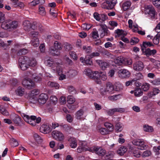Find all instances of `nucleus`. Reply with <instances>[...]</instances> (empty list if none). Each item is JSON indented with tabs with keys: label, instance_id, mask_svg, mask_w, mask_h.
Returning <instances> with one entry per match:
<instances>
[{
	"label": "nucleus",
	"instance_id": "21",
	"mask_svg": "<svg viewBox=\"0 0 160 160\" xmlns=\"http://www.w3.org/2000/svg\"><path fill=\"white\" fill-rule=\"evenodd\" d=\"M70 143V146L72 148H76L77 146V142L76 139L74 138L71 137L68 140Z\"/></svg>",
	"mask_w": 160,
	"mask_h": 160
},
{
	"label": "nucleus",
	"instance_id": "37",
	"mask_svg": "<svg viewBox=\"0 0 160 160\" xmlns=\"http://www.w3.org/2000/svg\"><path fill=\"white\" fill-rule=\"evenodd\" d=\"M123 127L121 123H117L115 126V130L118 132H121L122 130Z\"/></svg>",
	"mask_w": 160,
	"mask_h": 160
},
{
	"label": "nucleus",
	"instance_id": "61",
	"mask_svg": "<svg viewBox=\"0 0 160 160\" xmlns=\"http://www.w3.org/2000/svg\"><path fill=\"white\" fill-rule=\"evenodd\" d=\"M119 96V94L115 95H114L108 97L109 100L112 101H116L117 100L118 98V97Z\"/></svg>",
	"mask_w": 160,
	"mask_h": 160
},
{
	"label": "nucleus",
	"instance_id": "58",
	"mask_svg": "<svg viewBox=\"0 0 160 160\" xmlns=\"http://www.w3.org/2000/svg\"><path fill=\"white\" fill-rule=\"evenodd\" d=\"M133 155L137 158H139L141 155L140 151L138 150H134L133 152Z\"/></svg>",
	"mask_w": 160,
	"mask_h": 160
},
{
	"label": "nucleus",
	"instance_id": "55",
	"mask_svg": "<svg viewBox=\"0 0 160 160\" xmlns=\"http://www.w3.org/2000/svg\"><path fill=\"white\" fill-rule=\"evenodd\" d=\"M152 154L151 152L148 150L144 151L142 154L143 157H148L150 156Z\"/></svg>",
	"mask_w": 160,
	"mask_h": 160
},
{
	"label": "nucleus",
	"instance_id": "20",
	"mask_svg": "<svg viewBox=\"0 0 160 160\" xmlns=\"http://www.w3.org/2000/svg\"><path fill=\"white\" fill-rule=\"evenodd\" d=\"M96 62L102 69H104L108 65V64L101 60H97Z\"/></svg>",
	"mask_w": 160,
	"mask_h": 160
},
{
	"label": "nucleus",
	"instance_id": "32",
	"mask_svg": "<svg viewBox=\"0 0 160 160\" xmlns=\"http://www.w3.org/2000/svg\"><path fill=\"white\" fill-rule=\"evenodd\" d=\"M104 126L107 128L108 130L109 131V132H111L113 130L114 127L113 125L109 123L106 122L104 124Z\"/></svg>",
	"mask_w": 160,
	"mask_h": 160
},
{
	"label": "nucleus",
	"instance_id": "13",
	"mask_svg": "<svg viewBox=\"0 0 160 160\" xmlns=\"http://www.w3.org/2000/svg\"><path fill=\"white\" fill-rule=\"evenodd\" d=\"M100 72L96 71L93 72L91 78L93 79L97 84L101 83L100 76Z\"/></svg>",
	"mask_w": 160,
	"mask_h": 160
},
{
	"label": "nucleus",
	"instance_id": "4",
	"mask_svg": "<svg viewBox=\"0 0 160 160\" xmlns=\"http://www.w3.org/2000/svg\"><path fill=\"white\" fill-rule=\"evenodd\" d=\"M29 58L26 56H22L19 58V65L22 70H26L29 67Z\"/></svg>",
	"mask_w": 160,
	"mask_h": 160
},
{
	"label": "nucleus",
	"instance_id": "26",
	"mask_svg": "<svg viewBox=\"0 0 160 160\" xmlns=\"http://www.w3.org/2000/svg\"><path fill=\"white\" fill-rule=\"evenodd\" d=\"M13 121L14 123L16 124L17 126H20L22 122V119L18 115H16L13 119Z\"/></svg>",
	"mask_w": 160,
	"mask_h": 160
},
{
	"label": "nucleus",
	"instance_id": "31",
	"mask_svg": "<svg viewBox=\"0 0 160 160\" xmlns=\"http://www.w3.org/2000/svg\"><path fill=\"white\" fill-rule=\"evenodd\" d=\"M31 43V44L34 47L38 46L39 44L38 38H32Z\"/></svg>",
	"mask_w": 160,
	"mask_h": 160
},
{
	"label": "nucleus",
	"instance_id": "47",
	"mask_svg": "<svg viewBox=\"0 0 160 160\" xmlns=\"http://www.w3.org/2000/svg\"><path fill=\"white\" fill-rule=\"evenodd\" d=\"M152 2L155 6L160 8V0H152Z\"/></svg>",
	"mask_w": 160,
	"mask_h": 160
},
{
	"label": "nucleus",
	"instance_id": "18",
	"mask_svg": "<svg viewBox=\"0 0 160 160\" xmlns=\"http://www.w3.org/2000/svg\"><path fill=\"white\" fill-rule=\"evenodd\" d=\"M40 130L44 133H47L51 131V128L48 125L43 124L40 128Z\"/></svg>",
	"mask_w": 160,
	"mask_h": 160
},
{
	"label": "nucleus",
	"instance_id": "8",
	"mask_svg": "<svg viewBox=\"0 0 160 160\" xmlns=\"http://www.w3.org/2000/svg\"><path fill=\"white\" fill-rule=\"evenodd\" d=\"M100 28L98 30V32L101 38H103L105 36H109L110 32L107 26L104 24H100Z\"/></svg>",
	"mask_w": 160,
	"mask_h": 160
},
{
	"label": "nucleus",
	"instance_id": "5",
	"mask_svg": "<svg viewBox=\"0 0 160 160\" xmlns=\"http://www.w3.org/2000/svg\"><path fill=\"white\" fill-rule=\"evenodd\" d=\"M132 144L138 146V149L140 150H144L147 149L148 146L145 143L144 141L142 139H135L132 141Z\"/></svg>",
	"mask_w": 160,
	"mask_h": 160
},
{
	"label": "nucleus",
	"instance_id": "42",
	"mask_svg": "<svg viewBox=\"0 0 160 160\" xmlns=\"http://www.w3.org/2000/svg\"><path fill=\"white\" fill-rule=\"evenodd\" d=\"M150 85L148 83H144L141 86L142 89L144 91H146L149 90L150 88Z\"/></svg>",
	"mask_w": 160,
	"mask_h": 160
},
{
	"label": "nucleus",
	"instance_id": "7",
	"mask_svg": "<svg viewBox=\"0 0 160 160\" xmlns=\"http://www.w3.org/2000/svg\"><path fill=\"white\" fill-rule=\"evenodd\" d=\"M37 24L36 22H34L32 23L29 21L26 20L23 22V25L24 29L26 31H28L30 28L32 29H36Z\"/></svg>",
	"mask_w": 160,
	"mask_h": 160
},
{
	"label": "nucleus",
	"instance_id": "48",
	"mask_svg": "<svg viewBox=\"0 0 160 160\" xmlns=\"http://www.w3.org/2000/svg\"><path fill=\"white\" fill-rule=\"evenodd\" d=\"M84 73L86 75L88 76L89 77L91 78L93 72L89 69H86L84 70Z\"/></svg>",
	"mask_w": 160,
	"mask_h": 160
},
{
	"label": "nucleus",
	"instance_id": "62",
	"mask_svg": "<svg viewBox=\"0 0 160 160\" xmlns=\"http://www.w3.org/2000/svg\"><path fill=\"white\" fill-rule=\"evenodd\" d=\"M67 121L69 122H71L73 120V117L69 114H67L66 116Z\"/></svg>",
	"mask_w": 160,
	"mask_h": 160
},
{
	"label": "nucleus",
	"instance_id": "36",
	"mask_svg": "<svg viewBox=\"0 0 160 160\" xmlns=\"http://www.w3.org/2000/svg\"><path fill=\"white\" fill-rule=\"evenodd\" d=\"M34 139L38 143H40L42 142V138L37 134L34 133L33 135Z\"/></svg>",
	"mask_w": 160,
	"mask_h": 160
},
{
	"label": "nucleus",
	"instance_id": "44",
	"mask_svg": "<svg viewBox=\"0 0 160 160\" xmlns=\"http://www.w3.org/2000/svg\"><path fill=\"white\" fill-rule=\"evenodd\" d=\"M28 52V49L22 48L19 50L17 54L18 55H22L26 54Z\"/></svg>",
	"mask_w": 160,
	"mask_h": 160
},
{
	"label": "nucleus",
	"instance_id": "34",
	"mask_svg": "<svg viewBox=\"0 0 160 160\" xmlns=\"http://www.w3.org/2000/svg\"><path fill=\"white\" fill-rule=\"evenodd\" d=\"M28 62L29 66L34 67L37 64L36 60L33 58H29V60Z\"/></svg>",
	"mask_w": 160,
	"mask_h": 160
},
{
	"label": "nucleus",
	"instance_id": "49",
	"mask_svg": "<svg viewBox=\"0 0 160 160\" xmlns=\"http://www.w3.org/2000/svg\"><path fill=\"white\" fill-rule=\"evenodd\" d=\"M67 132H69L72 129V128L70 126H69L67 124H64L62 125H60Z\"/></svg>",
	"mask_w": 160,
	"mask_h": 160
},
{
	"label": "nucleus",
	"instance_id": "35",
	"mask_svg": "<svg viewBox=\"0 0 160 160\" xmlns=\"http://www.w3.org/2000/svg\"><path fill=\"white\" fill-rule=\"evenodd\" d=\"M99 132L102 135H106L109 133V131L106 128H101L98 130Z\"/></svg>",
	"mask_w": 160,
	"mask_h": 160
},
{
	"label": "nucleus",
	"instance_id": "56",
	"mask_svg": "<svg viewBox=\"0 0 160 160\" xmlns=\"http://www.w3.org/2000/svg\"><path fill=\"white\" fill-rule=\"evenodd\" d=\"M71 45L68 43H66L64 44V48L67 51H69L72 49Z\"/></svg>",
	"mask_w": 160,
	"mask_h": 160
},
{
	"label": "nucleus",
	"instance_id": "17",
	"mask_svg": "<svg viewBox=\"0 0 160 160\" xmlns=\"http://www.w3.org/2000/svg\"><path fill=\"white\" fill-rule=\"evenodd\" d=\"M142 52L144 53L147 57H149L150 56H153L154 55L157 53V51L155 49H153L152 50L148 48L147 49L143 51H142Z\"/></svg>",
	"mask_w": 160,
	"mask_h": 160
},
{
	"label": "nucleus",
	"instance_id": "22",
	"mask_svg": "<svg viewBox=\"0 0 160 160\" xmlns=\"http://www.w3.org/2000/svg\"><path fill=\"white\" fill-rule=\"evenodd\" d=\"M124 58L122 56L117 57L114 59V62L116 64L118 65H121L122 64H124Z\"/></svg>",
	"mask_w": 160,
	"mask_h": 160
},
{
	"label": "nucleus",
	"instance_id": "12",
	"mask_svg": "<svg viewBox=\"0 0 160 160\" xmlns=\"http://www.w3.org/2000/svg\"><path fill=\"white\" fill-rule=\"evenodd\" d=\"M52 135L53 138L58 141H61L64 139V137L62 133L58 131H52Z\"/></svg>",
	"mask_w": 160,
	"mask_h": 160
},
{
	"label": "nucleus",
	"instance_id": "2",
	"mask_svg": "<svg viewBox=\"0 0 160 160\" xmlns=\"http://www.w3.org/2000/svg\"><path fill=\"white\" fill-rule=\"evenodd\" d=\"M114 88L113 85L110 82H108L106 84L105 88H101L100 89V93L104 96L107 94H111L114 92Z\"/></svg>",
	"mask_w": 160,
	"mask_h": 160
},
{
	"label": "nucleus",
	"instance_id": "57",
	"mask_svg": "<svg viewBox=\"0 0 160 160\" xmlns=\"http://www.w3.org/2000/svg\"><path fill=\"white\" fill-rule=\"evenodd\" d=\"M88 148H85L83 146H80L78 147L77 149V151L79 153L83 151H87Z\"/></svg>",
	"mask_w": 160,
	"mask_h": 160
},
{
	"label": "nucleus",
	"instance_id": "24",
	"mask_svg": "<svg viewBox=\"0 0 160 160\" xmlns=\"http://www.w3.org/2000/svg\"><path fill=\"white\" fill-rule=\"evenodd\" d=\"M131 3L130 1H127L123 2L122 5V8L124 11H126L130 7Z\"/></svg>",
	"mask_w": 160,
	"mask_h": 160
},
{
	"label": "nucleus",
	"instance_id": "19",
	"mask_svg": "<svg viewBox=\"0 0 160 160\" xmlns=\"http://www.w3.org/2000/svg\"><path fill=\"white\" fill-rule=\"evenodd\" d=\"M10 20H7L3 21L1 24V27L4 29H10Z\"/></svg>",
	"mask_w": 160,
	"mask_h": 160
},
{
	"label": "nucleus",
	"instance_id": "3",
	"mask_svg": "<svg viewBox=\"0 0 160 160\" xmlns=\"http://www.w3.org/2000/svg\"><path fill=\"white\" fill-rule=\"evenodd\" d=\"M22 117L26 122L33 126H35L36 125V122L38 123L41 121V118L40 117L37 118L35 116H31L30 117L29 116L23 114Z\"/></svg>",
	"mask_w": 160,
	"mask_h": 160
},
{
	"label": "nucleus",
	"instance_id": "27",
	"mask_svg": "<svg viewBox=\"0 0 160 160\" xmlns=\"http://www.w3.org/2000/svg\"><path fill=\"white\" fill-rule=\"evenodd\" d=\"M143 130L145 132H151L153 131V128L148 125H144L143 126Z\"/></svg>",
	"mask_w": 160,
	"mask_h": 160
},
{
	"label": "nucleus",
	"instance_id": "64",
	"mask_svg": "<svg viewBox=\"0 0 160 160\" xmlns=\"http://www.w3.org/2000/svg\"><path fill=\"white\" fill-rule=\"evenodd\" d=\"M0 111L1 113L4 115L7 116L8 115V112L5 109L2 107L0 108Z\"/></svg>",
	"mask_w": 160,
	"mask_h": 160
},
{
	"label": "nucleus",
	"instance_id": "29",
	"mask_svg": "<svg viewBox=\"0 0 160 160\" xmlns=\"http://www.w3.org/2000/svg\"><path fill=\"white\" fill-rule=\"evenodd\" d=\"M24 92V89L21 87H18L15 91L16 94L19 96H22Z\"/></svg>",
	"mask_w": 160,
	"mask_h": 160
},
{
	"label": "nucleus",
	"instance_id": "41",
	"mask_svg": "<svg viewBox=\"0 0 160 160\" xmlns=\"http://www.w3.org/2000/svg\"><path fill=\"white\" fill-rule=\"evenodd\" d=\"M115 90L117 91H121L123 89L122 85L120 83H117L115 86Z\"/></svg>",
	"mask_w": 160,
	"mask_h": 160
},
{
	"label": "nucleus",
	"instance_id": "14",
	"mask_svg": "<svg viewBox=\"0 0 160 160\" xmlns=\"http://www.w3.org/2000/svg\"><path fill=\"white\" fill-rule=\"evenodd\" d=\"M133 69L136 71H141L144 68V65L143 62L141 61L136 62L133 65Z\"/></svg>",
	"mask_w": 160,
	"mask_h": 160
},
{
	"label": "nucleus",
	"instance_id": "63",
	"mask_svg": "<svg viewBox=\"0 0 160 160\" xmlns=\"http://www.w3.org/2000/svg\"><path fill=\"white\" fill-rule=\"evenodd\" d=\"M139 41V40L138 38L134 37L132 38L130 42L132 44H134L137 43Z\"/></svg>",
	"mask_w": 160,
	"mask_h": 160
},
{
	"label": "nucleus",
	"instance_id": "54",
	"mask_svg": "<svg viewBox=\"0 0 160 160\" xmlns=\"http://www.w3.org/2000/svg\"><path fill=\"white\" fill-rule=\"evenodd\" d=\"M69 75L71 77H73L76 76L77 74V71L75 70H70L68 72Z\"/></svg>",
	"mask_w": 160,
	"mask_h": 160
},
{
	"label": "nucleus",
	"instance_id": "46",
	"mask_svg": "<svg viewBox=\"0 0 160 160\" xmlns=\"http://www.w3.org/2000/svg\"><path fill=\"white\" fill-rule=\"evenodd\" d=\"M160 35L157 34L153 39V42L154 44L157 45L159 43Z\"/></svg>",
	"mask_w": 160,
	"mask_h": 160
},
{
	"label": "nucleus",
	"instance_id": "53",
	"mask_svg": "<svg viewBox=\"0 0 160 160\" xmlns=\"http://www.w3.org/2000/svg\"><path fill=\"white\" fill-rule=\"evenodd\" d=\"M150 82L153 85H160V78H158L153 80H152Z\"/></svg>",
	"mask_w": 160,
	"mask_h": 160
},
{
	"label": "nucleus",
	"instance_id": "6",
	"mask_svg": "<svg viewBox=\"0 0 160 160\" xmlns=\"http://www.w3.org/2000/svg\"><path fill=\"white\" fill-rule=\"evenodd\" d=\"M117 0H106L101 5L102 8L107 9H113L117 3Z\"/></svg>",
	"mask_w": 160,
	"mask_h": 160
},
{
	"label": "nucleus",
	"instance_id": "52",
	"mask_svg": "<svg viewBox=\"0 0 160 160\" xmlns=\"http://www.w3.org/2000/svg\"><path fill=\"white\" fill-rule=\"evenodd\" d=\"M68 91L70 93L72 94H75L76 91L74 87L72 86H70L68 87Z\"/></svg>",
	"mask_w": 160,
	"mask_h": 160
},
{
	"label": "nucleus",
	"instance_id": "40",
	"mask_svg": "<svg viewBox=\"0 0 160 160\" xmlns=\"http://www.w3.org/2000/svg\"><path fill=\"white\" fill-rule=\"evenodd\" d=\"M115 33L117 34V35H115V37H119L121 35L123 36L124 34L123 30L119 29H118L115 30Z\"/></svg>",
	"mask_w": 160,
	"mask_h": 160
},
{
	"label": "nucleus",
	"instance_id": "60",
	"mask_svg": "<svg viewBox=\"0 0 160 160\" xmlns=\"http://www.w3.org/2000/svg\"><path fill=\"white\" fill-rule=\"evenodd\" d=\"M55 67H56V69L58 74L59 75H61L62 73V69L58 65V63H57V64L56 65Z\"/></svg>",
	"mask_w": 160,
	"mask_h": 160
},
{
	"label": "nucleus",
	"instance_id": "10",
	"mask_svg": "<svg viewBox=\"0 0 160 160\" xmlns=\"http://www.w3.org/2000/svg\"><path fill=\"white\" fill-rule=\"evenodd\" d=\"M22 83L23 86L28 89H32L35 85L34 82L30 79H24Z\"/></svg>",
	"mask_w": 160,
	"mask_h": 160
},
{
	"label": "nucleus",
	"instance_id": "16",
	"mask_svg": "<svg viewBox=\"0 0 160 160\" xmlns=\"http://www.w3.org/2000/svg\"><path fill=\"white\" fill-rule=\"evenodd\" d=\"M48 98V96L47 94L42 93L41 94L38 98V102L41 104H44L45 103Z\"/></svg>",
	"mask_w": 160,
	"mask_h": 160
},
{
	"label": "nucleus",
	"instance_id": "15",
	"mask_svg": "<svg viewBox=\"0 0 160 160\" xmlns=\"http://www.w3.org/2000/svg\"><path fill=\"white\" fill-rule=\"evenodd\" d=\"M94 151L95 153L99 156H104L105 153V151L102 148L98 147H94Z\"/></svg>",
	"mask_w": 160,
	"mask_h": 160
},
{
	"label": "nucleus",
	"instance_id": "30",
	"mask_svg": "<svg viewBox=\"0 0 160 160\" xmlns=\"http://www.w3.org/2000/svg\"><path fill=\"white\" fill-rule=\"evenodd\" d=\"M143 92L139 88H137L135 90V96L136 97H139L143 94Z\"/></svg>",
	"mask_w": 160,
	"mask_h": 160
},
{
	"label": "nucleus",
	"instance_id": "38",
	"mask_svg": "<svg viewBox=\"0 0 160 160\" xmlns=\"http://www.w3.org/2000/svg\"><path fill=\"white\" fill-rule=\"evenodd\" d=\"M39 12L40 14L42 16H44L46 14V11L44 7L41 6L39 7Z\"/></svg>",
	"mask_w": 160,
	"mask_h": 160
},
{
	"label": "nucleus",
	"instance_id": "28",
	"mask_svg": "<svg viewBox=\"0 0 160 160\" xmlns=\"http://www.w3.org/2000/svg\"><path fill=\"white\" fill-rule=\"evenodd\" d=\"M153 46V44L150 42H143V44L141 46L142 50L143 51L147 49V48L148 47H151Z\"/></svg>",
	"mask_w": 160,
	"mask_h": 160
},
{
	"label": "nucleus",
	"instance_id": "23",
	"mask_svg": "<svg viewBox=\"0 0 160 160\" xmlns=\"http://www.w3.org/2000/svg\"><path fill=\"white\" fill-rule=\"evenodd\" d=\"M45 63L47 66L48 67L52 66L53 68L55 67L56 65L57 64V63L54 62L52 59L46 60Z\"/></svg>",
	"mask_w": 160,
	"mask_h": 160
},
{
	"label": "nucleus",
	"instance_id": "51",
	"mask_svg": "<svg viewBox=\"0 0 160 160\" xmlns=\"http://www.w3.org/2000/svg\"><path fill=\"white\" fill-rule=\"evenodd\" d=\"M102 55L105 57H108L112 58L113 55L107 51H104L102 52Z\"/></svg>",
	"mask_w": 160,
	"mask_h": 160
},
{
	"label": "nucleus",
	"instance_id": "50",
	"mask_svg": "<svg viewBox=\"0 0 160 160\" xmlns=\"http://www.w3.org/2000/svg\"><path fill=\"white\" fill-rule=\"evenodd\" d=\"M30 35L32 38H38L39 33L38 32L33 31L30 32Z\"/></svg>",
	"mask_w": 160,
	"mask_h": 160
},
{
	"label": "nucleus",
	"instance_id": "11",
	"mask_svg": "<svg viewBox=\"0 0 160 160\" xmlns=\"http://www.w3.org/2000/svg\"><path fill=\"white\" fill-rule=\"evenodd\" d=\"M119 77L124 78H128L130 75L129 72L126 69H121L118 70V72Z\"/></svg>",
	"mask_w": 160,
	"mask_h": 160
},
{
	"label": "nucleus",
	"instance_id": "25",
	"mask_svg": "<svg viewBox=\"0 0 160 160\" xmlns=\"http://www.w3.org/2000/svg\"><path fill=\"white\" fill-rule=\"evenodd\" d=\"M127 151V148L123 146L121 147L117 150L118 153L120 156L123 155Z\"/></svg>",
	"mask_w": 160,
	"mask_h": 160
},
{
	"label": "nucleus",
	"instance_id": "43",
	"mask_svg": "<svg viewBox=\"0 0 160 160\" xmlns=\"http://www.w3.org/2000/svg\"><path fill=\"white\" fill-rule=\"evenodd\" d=\"M83 111L82 110H80L77 112L76 114V117L78 119H80L81 116L83 115Z\"/></svg>",
	"mask_w": 160,
	"mask_h": 160
},
{
	"label": "nucleus",
	"instance_id": "9",
	"mask_svg": "<svg viewBox=\"0 0 160 160\" xmlns=\"http://www.w3.org/2000/svg\"><path fill=\"white\" fill-rule=\"evenodd\" d=\"M145 14H148L150 15L152 18H155V11L154 7L152 5L146 6L144 10Z\"/></svg>",
	"mask_w": 160,
	"mask_h": 160
},
{
	"label": "nucleus",
	"instance_id": "39",
	"mask_svg": "<svg viewBox=\"0 0 160 160\" xmlns=\"http://www.w3.org/2000/svg\"><path fill=\"white\" fill-rule=\"evenodd\" d=\"M10 22H11L10 29H15L17 28L18 23L17 21H12L10 20Z\"/></svg>",
	"mask_w": 160,
	"mask_h": 160
},
{
	"label": "nucleus",
	"instance_id": "59",
	"mask_svg": "<svg viewBox=\"0 0 160 160\" xmlns=\"http://www.w3.org/2000/svg\"><path fill=\"white\" fill-rule=\"evenodd\" d=\"M153 151L157 155H159L160 153V146L158 147H154L153 148Z\"/></svg>",
	"mask_w": 160,
	"mask_h": 160
},
{
	"label": "nucleus",
	"instance_id": "33",
	"mask_svg": "<svg viewBox=\"0 0 160 160\" xmlns=\"http://www.w3.org/2000/svg\"><path fill=\"white\" fill-rule=\"evenodd\" d=\"M48 85L51 88H55L56 89H57L59 88V85L55 82H48Z\"/></svg>",
	"mask_w": 160,
	"mask_h": 160
},
{
	"label": "nucleus",
	"instance_id": "45",
	"mask_svg": "<svg viewBox=\"0 0 160 160\" xmlns=\"http://www.w3.org/2000/svg\"><path fill=\"white\" fill-rule=\"evenodd\" d=\"M67 101L69 104H72L75 102V99L72 96H69L67 97Z\"/></svg>",
	"mask_w": 160,
	"mask_h": 160
},
{
	"label": "nucleus",
	"instance_id": "1",
	"mask_svg": "<svg viewBox=\"0 0 160 160\" xmlns=\"http://www.w3.org/2000/svg\"><path fill=\"white\" fill-rule=\"evenodd\" d=\"M62 47L61 43L56 41L54 42L53 46L50 47L49 52L53 56H58L60 54V50L62 49Z\"/></svg>",
	"mask_w": 160,
	"mask_h": 160
}]
</instances>
